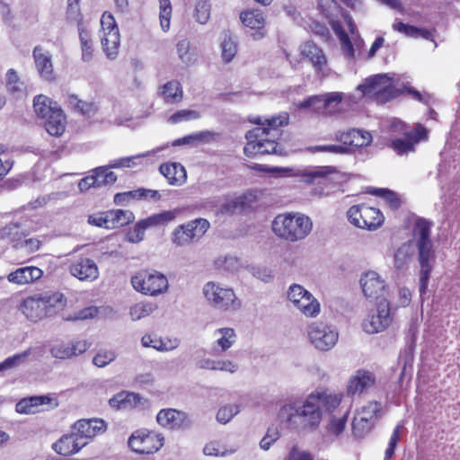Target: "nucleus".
Instances as JSON below:
<instances>
[{"label":"nucleus","mask_w":460,"mask_h":460,"mask_svg":"<svg viewBox=\"0 0 460 460\" xmlns=\"http://www.w3.org/2000/svg\"><path fill=\"white\" fill-rule=\"evenodd\" d=\"M341 402V394L326 390H315L302 401H289L281 405L278 419L290 430H314L320 425L323 408L327 411H332Z\"/></svg>","instance_id":"nucleus-1"},{"label":"nucleus","mask_w":460,"mask_h":460,"mask_svg":"<svg viewBox=\"0 0 460 460\" xmlns=\"http://www.w3.org/2000/svg\"><path fill=\"white\" fill-rule=\"evenodd\" d=\"M431 223L419 219L413 228L412 240L402 243L394 252V260L396 269L406 267L417 250L420 265L419 290L420 296L426 293L430 273L436 261L433 242L430 239Z\"/></svg>","instance_id":"nucleus-2"},{"label":"nucleus","mask_w":460,"mask_h":460,"mask_svg":"<svg viewBox=\"0 0 460 460\" xmlns=\"http://www.w3.org/2000/svg\"><path fill=\"white\" fill-rule=\"evenodd\" d=\"M289 115L281 112L271 118L257 117L253 123L260 125L246 133L247 143L243 147L245 155L253 157L259 155H269L278 153V143L276 139L280 135L279 127L287 125Z\"/></svg>","instance_id":"nucleus-3"},{"label":"nucleus","mask_w":460,"mask_h":460,"mask_svg":"<svg viewBox=\"0 0 460 460\" xmlns=\"http://www.w3.org/2000/svg\"><path fill=\"white\" fill-rule=\"evenodd\" d=\"M271 228L278 237L294 243L309 235L313 222L308 216L302 213H283L273 219Z\"/></svg>","instance_id":"nucleus-4"},{"label":"nucleus","mask_w":460,"mask_h":460,"mask_svg":"<svg viewBox=\"0 0 460 460\" xmlns=\"http://www.w3.org/2000/svg\"><path fill=\"white\" fill-rule=\"evenodd\" d=\"M208 303L221 312H234L241 308L242 303L234 291L216 282H208L203 288Z\"/></svg>","instance_id":"nucleus-5"},{"label":"nucleus","mask_w":460,"mask_h":460,"mask_svg":"<svg viewBox=\"0 0 460 460\" xmlns=\"http://www.w3.org/2000/svg\"><path fill=\"white\" fill-rule=\"evenodd\" d=\"M305 332L308 341L318 351H330L339 341L337 327L326 322H312L306 326Z\"/></svg>","instance_id":"nucleus-6"},{"label":"nucleus","mask_w":460,"mask_h":460,"mask_svg":"<svg viewBox=\"0 0 460 460\" xmlns=\"http://www.w3.org/2000/svg\"><path fill=\"white\" fill-rule=\"evenodd\" d=\"M287 299L306 318H316L321 313V304L307 289L299 284H292L287 291Z\"/></svg>","instance_id":"nucleus-7"},{"label":"nucleus","mask_w":460,"mask_h":460,"mask_svg":"<svg viewBox=\"0 0 460 460\" xmlns=\"http://www.w3.org/2000/svg\"><path fill=\"white\" fill-rule=\"evenodd\" d=\"M135 290L144 295L155 296L168 290L167 278L158 271L141 270L131 278Z\"/></svg>","instance_id":"nucleus-8"},{"label":"nucleus","mask_w":460,"mask_h":460,"mask_svg":"<svg viewBox=\"0 0 460 460\" xmlns=\"http://www.w3.org/2000/svg\"><path fill=\"white\" fill-rule=\"evenodd\" d=\"M395 74H379L369 77L358 86L364 95H376L381 100H388L397 95Z\"/></svg>","instance_id":"nucleus-9"},{"label":"nucleus","mask_w":460,"mask_h":460,"mask_svg":"<svg viewBox=\"0 0 460 460\" xmlns=\"http://www.w3.org/2000/svg\"><path fill=\"white\" fill-rule=\"evenodd\" d=\"M347 217L354 226L369 231L380 227L385 219L379 209L364 204L350 207L347 211Z\"/></svg>","instance_id":"nucleus-10"},{"label":"nucleus","mask_w":460,"mask_h":460,"mask_svg":"<svg viewBox=\"0 0 460 460\" xmlns=\"http://www.w3.org/2000/svg\"><path fill=\"white\" fill-rule=\"evenodd\" d=\"M343 94L338 92L310 96L296 103L299 109H310L320 115H333L341 110Z\"/></svg>","instance_id":"nucleus-11"},{"label":"nucleus","mask_w":460,"mask_h":460,"mask_svg":"<svg viewBox=\"0 0 460 460\" xmlns=\"http://www.w3.org/2000/svg\"><path fill=\"white\" fill-rule=\"evenodd\" d=\"M382 406L377 402H368L358 409L352 421L353 435L361 438L373 429L376 421L381 417Z\"/></svg>","instance_id":"nucleus-12"},{"label":"nucleus","mask_w":460,"mask_h":460,"mask_svg":"<svg viewBox=\"0 0 460 460\" xmlns=\"http://www.w3.org/2000/svg\"><path fill=\"white\" fill-rule=\"evenodd\" d=\"M101 44L107 58L114 60L119 53L120 35L112 14L104 13L101 19Z\"/></svg>","instance_id":"nucleus-13"},{"label":"nucleus","mask_w":460,"mask_h":460,"mask_svg":"<svg viewBox=\"0 0 460 460\" xmlns=\"http://www.w3.org/2000/svg\"><path fill=\"white\" fill-rule=\"evenodd\" d=\"M210 223L202 217L196 218L178 226L172 236V243L177 246H185L199 241L209 229Z\"/></svg>","instance_id":"nucleus-14"},{"label":"nucleus","mask_w":460,"mask_h":460,"mask_svg":"<svg viewBox=\"0 0 460 460\" xmlns=\"http://www.w3.org/2000/svg\"><path fill=\"white\" fill-rule=\"evenodd\" d=\"M164 438L155 431L138 429L128 438L129 447L137 454L149 455L157 452L163 446Z\"/></svg>","instance_id":"nucleus-15"},{"label":"nucleus","mask_w":460,"mask_h":460,"mask_svg":"<svg viewBox=\"0 0 460 460\" xmlns=\"http://www.w3.org/2000/svg\"><path fill=\"white\" fill-rule=\"evenodd\" d=\"M319 10L329 20V22L341 42L342 48L349 57L354 55L353 46L348 34L342 29L340 22L335 19L341 10L335 0H317Z\"/></svg>","instance_id":"nucleus-16"},{"label":"nucleus","mask_w":460,"mask_h":460,"mask_svg":"<svg viewBox=\"0 0 460 460\" xmlns=\"http://www.w3.org/2000/svg\"><path fill=\"white\" fill-rule=\"evenodd\" d=\"M391 322L390 306L388 302L384 300L368 313L362 323V328L367 333L374 334L385 331Z\"/></svg>","instance_id":"nucleus-17"},{"label":"nucleus","mask_w":460,"mask_h":460,"mask_svg":"<svg viewBox=\"0 0 460 460\" xmlns=\"http://www.w3.org/2000/svg\"><path fill=\"white\" fill-rule=\"evenodd\" d=\"M156 421L163 428L172 430L188 429L192 424L188 413L172 408L160 410L156 415Z\"/></svg>","instance_id":"nucleus-18"},{"label":"nucleus","mask_w":460,"mask_h":460,"mask_svg":"<svg viewBox=\"0 0 460 460\" xmlns=\"http://www.w3.org/2000/svg\"><path fill=\"white\" fill-rule=\"evenodd\" d=\"M364 296L369 300H377L384 296L386 284L382 276L375 270L364 272L359 279Z\"/></svg>","instance_id":"nucleus-19"},{"label":"nucleus","mask_w":460,"mask_h":460,"mask_svg":"<svg viewBox=\"0 0 460 460\" xmlns=\"http://www.w3.org/2000/svg\"><path fill=\"white\" fill-rule=\"evenodd\" d=\"M428 138L427 129L419 124L415 130L410 133V136H402L396 138H391V147L400 155H407L415 150V146L421 140Z\"/></svg>","instance_id":"nucleus-20"},{"label":"nucleus","mask_w":460,"mask_h":460,"mask_svg":"<svg viewBox=\"0 0 460 460\" xmlns=\"http://www.w3.org/2000/svg\"><path fill=\"white\" fill-rule=\"evenodd\" d=\"M69 272L83 282H93L99 277L96 262L87 257H79L72 261L69 264Z\"/></svg>","instance_id":"nucleus-21"},{"label":"nucleus","mask_w":460,"mask_h":460,"mask_svg":"<svg viewBox=\"0 0 460 460\" xmlns=\"http://www.w3.org/2000/svg\"><path fill=\"white\" fill-rule=\"evenodd\" d=\"M106 428V423L102 419L80 420L73 426V429L84 446L88 445L95 436L104 433Z\"/></svg>","instance_id":"nucleus-22"},{"label":"nucleus","mask_w":460,"mask_h":460,"mask_svg":"<svg viewBox=\"0 0 460 460\" xmlns=\"http://www.w3.org/2000/svg\"><path fill=\"white\" fill-rule=\"evenodd\" d=\"M32 56L40 78L47 82L54 81L56 75L53 70L52 57L49 52L44 50L40 46H36L33 49Z\"/></svg>","instance_id":"nucleus-23"},{"label":"nucleus","mask_w":460,"mask_h":460,"mask_svg":"<svg viewBox=\"0 0 460 460\" xmlns=\"http://www.w3.org/2000/svg\"><path fill=\"white\" fill-rule=\"evenodd\" d=\"M88 348L89 346L85 341H76L74 342L60 341L51 347L50 353L56 358L66 359L85 352Z\"/></svg>","instance_id":"nucleus-24"},{"label":"nucleus","mask_w":460,"mask_h":460,"mask_svg":"<svg viewBox=\"0 0 460 460\" xmlns=\"http://www.w3.org/2000/svg\"><path fill=\"white\" fill-rule=\"evenodd\" d=\"M85 447L73 429L70 434L64 435L52 446V448L59 455L69 456L77 453Z\"/></svg>","instance_id":"nucleus-25"},{"label":"nucleus","mask_w":460,"mask_h":460,"mask_svg":"<svg viewBox=\"0 0 460 460\" xmlns=\"http://www.w3.org/2000/svg\"><path fill=\"white\" fill-rule=\"evenodd\" d=\"M42 270L34 266L18 268L7 275V280L19 286L32 283L42 277Z\"/></svg>","instance_id":"nucleus-26"},{"label":"nucleus","mask_w":460,"mask_h":460,"mask_svg":"<svg viewBox=\"0 0 460 460\" xmlns=\"http://www.w3.org/2000/svg\"><path fill=\"white\" fill-rule=\"evenodd\" d=\"M215 341L212 354L218 355L229 349L236 341V333L233 328L225 327L214 332Z\"/></svg>","instance_id":"nucleus-27"},{"label":"nucleus","mask_w":460,"mask_h":460,"mask_svg":"<svg viewBox=\"0 0 460 460\" xmlns=\"http://www.w3.org/2000/svg\"><path fill=\"white\" fill-rule=\"evenodd\" d=\"M336 138L340 140L344 146L362 147L370 144L372 137L369 132L363 131L356 128L349 129L347 131L339 132Z\"/></svg>","instance_id":"nucleus-28"},{"label":"nucleus","mask_w":460,"mask_h":460,"mask_svg":"<svg viewBox=\"0 0 460 460\" xmlns=\"http://www.w3.org/2000/svg\"><path fill=\"white\" fill-rule=\"evenodd\" d=\"M374 377L371 373L358 370L353 375L348 383L347 391L349 394H362L374 385Z\"/></svg>","instance_id":"nucleus-29"},{"label":"nucleus","mask_w":460,"mask_h":460,"mask_svg":"<svg viewBox=\"0 0 460 460\" xmlns=\"http://www.w3.org/2000/svg\"><path fill=\"white\" fill-rule=\"evenodd\" d=\"M43 305H44L41 303L40 296L37 294L24 299L22 305V310L28 319L37 322L48 317L46 308Z\"/></svg>","instance_id":"nucleus-30"},{"label":"nucleus","mask_w":460,"mask_h":460,"mask_svg":"<svg viewBox=\"0 0 460 460\" xmlns=\"http://www.w3.org/2000/svg\"><path fill=\"white\" fill-rule=\"evenodd\" d=\"M197 367L200 369L222 371L230 374H234L239 369V365L228 358H202L197 362Z\"/></svg>","instance_id":"nucleus-31"},{"label":"nucleus","mask_w":460,"mask_h":460,"mask_svg":"<svg viewBox=\"0 0 460 460\" xmlns=\"http://www.w3.org/2000/svg\"><path fill=\"white\" fill-rule=\"evenodd\" d=\"M32 356L34 359H40L42 356V349L38 347H31L21 353H17L12 357L5 358L3 362L0 363V372L17 367L22 364H24L28 358Z\"/></svg>","instance_id":"nucleus-32"},{"label":"nucleus","mask_w":460,"mask_h":460,"mask_svg":"<svg viewBox=\"0 0 460 460\" xmlns=\"http://www.w3.org/2000/svg\"><path fill=\"white\" fill-rule=\"evenodd\" d=\"M38 295L41 303L44 305L43 306L46 308L48 316L57 314L58 311L62 310L66 304L64 295L60 292L46 291Z\"/></svg>","instance_id":"nucleus-33"},{"label":"nucleus","mask_w":460,"mask_h":460,"mask_svg":"<svg viewBox=\"0 0 460 460\" xmlns=\"http://www.w3.org/2000/svg\"><path fill=\"white\" fill-rule=\"evenodd\" d=\"M159 171L171 185L180 186L185 182L187 178L185 168L179 163L163 164L160 165Z\"/></svg>","instance_id":"nucleus-34"},{"label":"nucleus","mask_w":460,"mask_h":460,"mask_svg":"<svg viewBox=\"0 0 460 460\" xmlns=\"http://www.w3.org/2000/svg\"><path fill=\"white\" fill-rule=\"evenodd\" d=\"M52 399L49 396H32L24 398L16 403L15 409L19 413L33 414L43 411L41 408L46 404H50Z\"/></svg>","instance_id":"nucleus-35"},{"label":"nucleus","mask_w":460,"mask_h":460,"mask_svg":"<svg viewBox=\"0 0 460 460\" xmlns=\"http://www.w3.org/2000/svg\"><path fill=\"white\" fill-rule=\"evenodd\" d=\"M158 94L165 103L174 104L180 102L183 98V91L179 81L167 82L159 88Z\"/></svg>","instance_id":"nucleus-36"},{"label":"nucleus","mask_w":460,"mask_h":460,"mask_svg":"<svg viewBox=\"0 0 460 460\" xmlns=\"http://www.w3.org/2000/svg\"><path fill=\"white\" fill-rule=\"evenodd\" d=\"M44 119L45 129L49 135L58 137L65 131L66 118L60 107Z\"/></svg>","instance_id":"nucleus-37"},{"label":"nucleus","mask_w":460,"mask_h":460,"mask_svg":"<svg viewBox=\"0 0 460 460\" xmlns=\"http://www.w3.org/2000/svg\"><path fill=\"white\" fill-rule=\"evenodd\" d=\"M221 58L225 63H230L238 51L236 39L229 31H224L220 37Z\"/></svg>","instance_id":"nucleus-38"},{"label":"nucleus","mask_w":460,"mask_h":460,"mask_svg":"<svg viewBox=\"0 0 460 460\" xmlns=\"http://www.w3.org/2000/svg\"><path fill=\"white\" fill-rule=\"evenodd\" d=\"M141 397L131 392H120L109 400L111 407L115 409H130L140 402Z\"/></svg>","instance_id":"nucleus-39"},{"label":"nucleus","mask_w":460,"mask_h":460,"mask_svg":"<svg viewBox=\"0 0 460 460\" xmlns=\"http://www.w3.org/2000/svg\"><path fill=\"white\" fill-rule=\"evenodd\" d=\"M168 145L155 148L151 151H147L146 153L137 154L132 156L121 157L110 162V167L112 168H130L140 164L139 160L144 157H147L149 155H154L158 152L165 149Z\"/></svg>","instance_id":"nucleus-40"},{"label":"nucleus","mask_w":460,"mask_h":460,"mask_svg":"<svg viewBox=\"0 0 460 460\" xmlns=\"http://www.w3.org/2000/svg\"><path fill=\"white\" fill-rule=\"evenodd\" d=\"M301 54L304 58H308L319 71L326 65V58L323 50L312 42H306L302 46Z\"/></svg>","instance_id":"nucleus-41"},{"label":"nucleus","mask_w":460,"mask_h":460,"mask_svg":"<svg viewBox=\"0 0 460 460\" xmlns=\"http://www.w3.org/2000/svg\"><path fill=\"white\" fill-rule=\"evenodd\" d=\"M338 172L332 167H315L306 170L303 173L305 181L313 182L317 180L323 181H334Z\"/></svg>","instance_id":"nucleus-42"},{"label":"nucleus","mask_w":460,"mask_h":460,"mask_svg":"<svg viewBox=\"0 0 460 460\" xmlns=\"http://www.w3.org/2000/svg\"><path fill=\"white\" fill-rule=\"evenodd\" d=\"M215 134L208 130L195 132L190 135H187L183 137L178 138L172 143V146H196L200 143H208L213 139Z\"/></svg>","instance_id":"nucleus-43"},{"label":"nucleus","mask_w":460,"mask_h":460,"mask_svg":"<svg viewBox=\"0 0 460 460\" xmlns=\"http://www.w3.org/2000/svg\"><path fill=\"white\" fill-rule=\"evenodd\" d=\"M237 449V447H228L220 440H212L205 445L203 453L208 456L225 457L234 454Z\"/></svg>","instance_id":"nucleus-44"},{"label":"nucleus","mask_w":460,"mask_h":460,"mask_svg":"<svg viewBox=\"0 0 460 460\" xmlns=\"http://www.w3.org/2000/svg\"><path fill=\"white\" fill-rule=\"evenodd\" d=\"M59 106L49 97L40 94L33 100V110L39 118L45 119L52 114L54 110H58Z\"/></svg>","instance_id":"nucleus-45"},{"label":"nucleus","mask_w":460,"mask_h":460,"mask_svg":"<svg viewBox=\"0 0 460 460\" xmlns=\"http://www.w3.org/2000/svg\"><path fill=\"white\" fill-rule=\"evenodd\" d=\"M392 27L394 31L403 33L408 37H411V38H415V39L422 38L425 40H432L433 39V34H432L431 31L422 29V28H418V27L409 25V24H405L399 21H395L393 23Z\"/></svg>","instance_id":"nucleus-46"},{"label":"nucleus","mask_w":460,"mask_h":460,"mask_svg":"<svg viewBox=\"0 0 460 460\" xmlns=\"http://www.w3.org/2000/svg\"><path fill=\"white\" fill-rule=\"evenodd\" d=\"M111 229L124 226L131 223L135 217L129 210L116 209L108 212Z\"/></svg>","instance_id":"nucleus-47"},{"label":"nucleus","mask_w":460,"mask_h":460,"mask_svg":"<svg viewBox=\"0 0 460 460\" xmlns=\"http://www.w3.org/2000/svg\"><path fill=\"white\" fill-rule=\"evenodd\" d=\"M240 19L243 25L254 30H260L264 26L265 19L260 10H247L241 13Z\"/></svg>","instance_id":"nucleus-48"},{"label":"nucleus","mask_w":460,"mask_h":460,"mask_svg":"<svg viewBox=\"0 0 460 460\" xmlns=\"http://www.w3.org/2000/svg\"><path fill=\"white\" fill-rule=\"evenodd\" d=\"M79 39L82 51V60L90 62L93 56V45L90 33L84 28H79Z\"/></svg>","instance_id":"nucleus-49"},{"label":"nucleus","mask_w":460,"mask_h":460,"mask_svg":"<svg viewBox=\"0 0 460 460\" xmlns=\"http://www.w3.org/2000/svg\"><path fill=\"white\" fill-rule=\"evenodd\" d=\"M211 4L209 0H195L193 17L197 22L206 24L210 18Z\"/></svg>","instance_id":"nucleus-50"},{"label":"nucleus","mask_w":460,"mask_h":460,"mask_svg":"<svg viewBox=\"0 0 460 460\" xmlns=\"http://www.w3.org/2000/svg\"><path fill=\"white\" fill-rule=\"evenodd\" d=\"M157 305L151 302H140L129 308V315L132 321H137L150 315Z\"/></svg>","instance_id":"nucleus-51"},{"label":"nucleus","mask_w":460,"mask_h":460,"mask_svg":"<svg viewBox=\"0 0 460 460\" xmlns=\"http://www.w3.org/2000/svg\"><path fill=\"white\" fill-rule=\"evenodd\" d=\"M415 128L405 124L403 121L398 119H393L388 125V139L396 138L402 136H410L411 131Z\"/></svg>","instance_id":"nucleus-52"},{"label":"nucleus","mask_w":460,"mask_h":460,"mask_svg":"<svg viewBox=\"0 0 460 460\" xmlns=\"http://www.w3.org/2000/svg\"><path fill=\"white\" fill-rule=\"evenodd\" d=\"M6 88L9 93L13 95H22L25 86L24 84L20 80L17 73L13 68L6 72Z\"/></svg>","instance_id":"nucleus-53"},{"label":"nucleus","mask_w":460,"mask_h":460,"mask_svg":"<svg viewBox=\"0 0 460 460\" xmlns=\"http://www.w3.org/2000/svg\"><path fill=\"white\" fill-rule=\"evenodd\" d=\"M112 167L110 164L106 166H99L92 170L98 180V186L111 185L117 181V175L111 171Z\"/></svg>","instance_id":"nucleus-54"},{"label":"nucleus","mask_w":460,"mask_h":460,"mask_svg":"<svg viewBox=\"0 0 460 460\" xmlns=\"http://www.w3.org/2000/svg\"><path fill=\"white\" fill-rule=\"evenodd\" d=\"M159 4L160 26L164 31H168L172 14V7L170 0H157Z\"/></svg>","instance_id":"nucleus-55"},{"label":"nucleus","mask_w":460,"mask_h":460,"mask_svg":"<svg viewBox=\"0 0 460 460\" xmlns=\"http://www.w3.org/2000/svg\"><path fill=\"white\" fill-rule=\"evenodd\" d=\"M257 200V195L252 192H245L236 196L231 201V208L234 210H245L249 208Z\"/></svg>","instance_id":"nucleus-56"},{"label":"nucleus","mask_w":460,"mask_h":460,"mask_svg":"<svg viewBox=\"0 0 460 460\" xmlns=\"http://www.w3.org/2000/svg\"><path fill=\"white\" fill-rule=\"evenodd\" d=\"M150 227L146 219H142L137 222L132 229L127 233V240L132 243H137L144 239L146 230Z\"/></svg>","instance_id":"nucleus-57"},{"label":"nucleus","mask_w":460,"mask_h":460,"mask_svg":"<svg viewBox=\"0 0 460 460\" xmlns=\"http://www.w3.org/2000/svg\"><path fill=\"white\" fill-rule=\"evenodd\" d=\"M369 193L381 197L384 201L393 209H396L401 205V200L394 191L387 189H372Z\"/></svg>","instance_id":"nucleus-58"},{"label":"nucleus","mask_w":460,"mask_h":460,"mask_svg":"<svg viewBox=\"0 0 460 460\" xmlns=\"http://www.w3.org/2000/svg\"><path fill=\"white\" fill-rule=\"evenodd\" d=\"M141 343L143 347L146 348H153L159 351H167L172 349L178 346L176 343L173 346L168 347L165 342H164L161 339L157 337H153L149 334L144 335L141 339Z\"/></svg>","instance_id":"nucleus-59"},{"label":"nucleus","mask_w":460,"mask_h":460,"mask_svg":"<svg viewBox=\"0 0 460 460\" xmlns=\"http://www.w3.org/2000/svg\"><path fill=\"white\" fill-rule=\"evenodd\" d=\"M200 118V113L195 110H180L173 113L168 119L172 124H177L182 121L195 120Z\"/></svg>","instance_id":"nucleus-60"},{"label":"nucleus","mask_w":460,"mask_h":460,"mask_svg":"<svg viewBox=\"0 0 460 460\" xmlns=\"http://www.w3.org/2000/svg\"><path fill=\"white\" fill-rule=\"evenodd\" d=\"M176 214L174 211L167 210L146 217L147 224L151 226H164L174 220Z\"/></svg>","instance_id":"nucleus-61"},{"label":"nucleus","mask_w":460,"mask_h":460,"mask_svg":"<svg viewBox=\"0 0 460 460\" xmlns=\"http://www.w3.org/2000/svg\"><path fill=\"white\" fill-rule=\"evenodd\" d=\"M240 411L239 405L226 404L222 406L217 413V420L222 424L229 422Z\"/></svg>","instance_id":"nucleus-62"},{"label":"nucleus","mask_w":460,"mask_h":460,"mask_svg":"<svg viewBox=\"0 0 460 460\" xmlns=\"http://www.w3.org/2000/svg\"><path fill=\"white\" fill-rule=\"evenodd\" d=\"M117 354L112 349H100L93 358V363L98 367H104L115 360Z\"/></svg>","instance_id":"nucleus-63"},{"label":"nucleus","mask_w":460,"mask_h":460,"mask_svg":"<svg viewBox=\"0 0 460 460\" xmlns=\"http://www.w3.org/2000/svg\"><path fill=\"white\" fill-rule=\"evenodd\" d=\"M279 437L280 432L277 426L269 427L265 436L260 441V447L265 451L269 450Z\"/></svg>","instance_id":"nucleus-64"}]
</instances>
